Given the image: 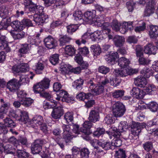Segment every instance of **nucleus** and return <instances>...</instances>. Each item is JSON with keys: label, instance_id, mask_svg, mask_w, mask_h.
Instances as JSON below:
<instances>
[{"label": "nucleus", "instance_id": "nucleus-1", "mask_svg": "<svg viewBox=\"0 0 158 158\" xmlns=\"http://www.w3.org/2000/svg\"><path fill=\"white\" fill-rule=\"evenodd\" d=\"M44 8L37 4L33 5H31V11L35 13L34 15H30V19L32 21L30 20V27H34L35 25L42 26L44 23H46V21L48 19V15L44 13Z\"/></svg>", "mask_w": 158, "mask_h": 158}, {"label": "nucleus", "instance_id": "nucleus-2", "mask_svg": "<svg viewBox=\"0 0 158 158\" xmlns=\"http://www.w3.org/2000/svg\"><path fill=\"white\" fill-rule=\"evenodd\" d=\"M158 125V118H156L153 119L152 120L150 121L147 124V125L145 123H139L138 122H132V123L129 125L131 128V133L129 134V137L130 139L131 135H133L134 136H137L140 132L141 129L145 128L148 129V127H151L153 125Z\"/></svg>", "mask_w": 158, "mask_h": 158}, {"label": "nucleus", "instance_id": "nucleus-3", "mask_svg": "<svg viewBox=\"0 0 158 158\" xmlns=\"http://www.w3.org/2000/svg\"><path fill=\"white\" fill-rule=\"evenodd\" d=\"M29 81V79L27 75H22L20 77L19 81L15 78L9 81L7 83V88L12 93L17 92L19 88L21 82L27 83Z\"/></svg>", "mask_w": 158, "mask_h": 158}, {"label": "nucleus", "instance_id": "nucleus-4", "mask_svg": "<svg viewBox=\"0 0 158 158\" xmlns=\"http://www.w3.org/2000/svg\"><path fill=\"white\" fill-rule=\"evenodd\" d=\"M126 127L123 124V122H121L119 124L118 129L114 127H112L109 131H106V133L110 135L113 136L114 139L121 138L122 137L121 133L125 131Z\"/></svg>", "mask_w": 158, "mask_h": 158}, {"label": "nucleus", "instance_id": "nucleus-5", "mask_svg": "<svg viewBox=\"0 0 158 158\" xmlns=\"http://www.w3.org/2000/svg\"><path fill=\"white\" fill-rule=\"evenodd\" d=\"M126 109L123 104L119 102H116L112 106L113 115L115 117H120L123 115Z\"/></svg>", "mask_w": 158, "mask_h": 158}, {"label": "nucleus", "instance_id": "nucleus-6", "mask_svg": "<svg viewBox=\"0 0 158 158\" xmlns=\"http://www.w3.org/2000/svg\"><path fill=\"white\" fill-rule=\"evenodd\" d=\"M50 80L48 78L45 77L40 82L33 86V90L37 91H43L49 88Z\"/></svg>", "mask_w": 158, "mask_h": 158}, {"label": "nucleus", "instance_id": "nucleus-7", "mask_svg": "<svg viewBox=\"0 0 158 158\" xmlns=\"http://www.w3.org/2000/svg\"><path fill=\"white\" fill-rule=\"evenodd\" d=\"M44 122L43 118L40 115H36L30 120V127L31 131L37 132V125L40 126Z\"/></svg>", "mask_w": 158, "mask_h": 158}, {"label": "nucleus", "instance_id": "nucleus-8", "mask_svg": "<svg viewBox=\"0 0 158 158\" xmlns=\"http://www.w3.org/2000/svg\"><path fill=\"white\" fill-rule=\"evenodd\" d=\"M17 93V97L19 101L22 102V104L25 106H29L30 105V98H27L28 95L24 90H19Z\"/></svg>", "mask_w": 158, "mask_h": 158}, {"label": "nucleus", "instance_id": "nucleus-9", "mask_svg": "<svg viewBox=\"0 0 158 158\" xmlns=\"http://www.w3.org/2000/svg\"><path fill=\"white\" fill-rule=\"evenodd\" d=\"M88 85L89 86L90 88H92V93L94 95H98L102 93L104 90V87L101 85H97L93 89L94 86H95L94 83L92 79H90L87 81Z\"/></svg>", "mask_w": 158, "mask_h": 158}, {"label": "nucleus", "instance_id": "nucleus-10", "mask_svg": "<svg viewBox=\"0 0 158 158\" xmlns=\"http://www.w3.org/2000/svg\"><path fill=\"white\" fill-rule=\"evenodd\" d=\"M44 42L45 46L49 49L55 48L57 45V40L50 35L45 38Z\"/></svg>", "mask_w": 158, "mask_h": 158}, {"label": "nucleus", "instance_id": "nucleus-11", "mask_svg": "<svg viewBox=\"0 0 158 158\" xmlns=\"http://www.w3.org/2000/svg\"><path fill=\"white\" fill-rule=\"evenodd\" d=\"M156 0H150L147 4L146 8L144 15L145 16H149L154 12L155 5Z\"/></svg>", "mask_w": 158, "mask_h": 158}, {"label": "nucleus", "instance_id": "nucleus-12", "mask_svg": "<svg viewBox=\"0 0 158 158\" xmlns=\"http://www.w3.org/2000/svg\"><path fill=\"white\" fill-rule=\"evenodd\" d=\"M44 143V141L43 140L38 139L36 140L32 146L31 150L32 153L33 154H39L42 149V145Z\"/></svg>", "mask_w": 158, "mask_h": 158}, {"label": "nucleus", "instance_id": "nucleus-13", "mask_svg": "<svg viewBox=\"0 0 158 158\" xmlns=\"http://www.w3.org/2000/svg\"><path fill=\"white\" fill-rule=\"evenodd\" d=\"M119 55L117 52L110 53L105 57V60L107 63L111 65H113L119 60Z\"/></svg>", "mask_w": 158, "mask_h": 158}, {"label": "nucleus", "instance_id": "nucleus-14", "mask_svg": "<svg viewBox=\"0 0 158 158\" xmlns=\"http://www.w3.org/2000/svg\"><path fill=\"white\" fill-rule=\"evenodd\" d=\"M64 114V110L63 107L59 106L53 108L51 116L54 119H59Z\"/></svg>", "mask_w": 158, "mask_h": 158}, {"label": "nucleus", "instance_id": "nucleus-15", "mask_svg": "<svg viewBox=\"0 0 158 158\" xmlns=\"http://www.w3.org/2000/svg\"><path fill=\"white\" fill-rule=\"evenodd\" d=\"M131 93L133 97L138 99L143 98L145 95L143 90L137 87H133L131 90Z\"/></svg>", "mask_w": 158, "mask_h": 158}, {"label": "nucleus", "instance_id": "nucleus-16", "mask_svg": "<svg viewBox=\"0 0 158 158\" xmlns=\"http://www.w3.org/2000/svg\"><path fill=\"white\" fill-rule=\"evenodd\" d=\"M99 118L98 107L97 109L95 108L90 111L89 117V119L90 122L95 123L99 120Z\"/></svg>", "mask_w": 158, "mask_h": 158}, {"label": "nucleus", "instance_id": "nucleus-17", "mask_svg": "<svg viewBox=\"0 0 158 158\" xmlns=\"http://www.w3.org/2000/svg\"><path fill=\"white\" fill-rule=\"evenodd\" d=\"M134 81L135 85L141 88L145 87L147 84L146 78L142 76H138L134 79Z\"/></svg>", "mask_w": 158, "mask_h": 158}, {"label": "nucleus", "instance_id": "nucleus-18", "mask_svg": "<svg viewBox=\"0 0 158 158\" xmlns=\"http://www.w3.org/2000/svg\"><path fill=\"white\" fill-rule=\"evenodd\" d=\"M156 51L157 48L152 43H149L144 47V52L146 54L155 55Z\"/></svg>", "mask_w": 158, "mask_h": 158}, {"label": "nucleus", "instance_id": "nucleus-19", "mask_svg": "<svg viewBox=\"0 0 158 158\" xmlns=\"http://www.w3.org/2000/svg\"><path fill=\"white\" fill-rule=\"evenodd\" d=\"M113 41L116 47L120 48L123 46L124 44L125 39L123 36L117 35L114 37Z\"/></svg>", "mask_w": 158, "mask_h": 158}, {"label": "nucleus", "instance_id": "nucleus-20", "mask_svg": "<svg viewBox=\"0 0 158 158\" xmlns=\"http://www.w3.org/2000/svg\"><path fill=\"white\" fill-rule=\"evenodd\" d=\"M92 123L91 122L86 121L83 123V127H81V132L84 134H90L92 132L90 131V129L92 127Z\"/></svg>", "mask_w": 158, "mask_h": 158}, {"label": "nucleus", "instance_id": "nucleus-21", "mask_svg": "<svg viewBox=\"0 0 158 158\" xmlns=\"http://www.w3.org/2000/svg\"><path fill=\"white\" fill-rule=\"evenodd\" d=\"M113 73L116 76L121 77H125L129 74L128 69L125 68L121 69H114Z\"/></svg>", "mask_w": 158, "mask_h": 158}, {"label": "nucleus", "instance_id": "nucleus-22", "mask_svg": "<svg viewBox=\"0 0 158 158\" xmlns=\"http://www.w3.org/2000/svg\"><path fill=\"white\" fill-rule=\"evenodd\" d=\"M18 112L19 113L18 120L23 122L26 123L29 120V116L28 113L27 112L18 109Z\"/></svg>", "mask_w": 158, "mask_h": 158}, {"label": "nucleus", "instance_id": "nucleus-23", "mask_svg": "<svg viewBox=\"0 0 158 158\" xmlns=\"http://www.w3.org/2000/svg\"><path fill=\"white\" fill-rule=\"evenodd\" d=\"M149 34L151 38L156 39L158 36V26L151 25L149 26Z\"/></svg>", "mask_w": 158, "mask_h": 158}, {"label": "nucleus", "instance_id": "nucleus-24", "mask_svg": "<svg viewBox=\"0 0 158 158\" xmlns=\"http://www.w3.org/2000/svg\"><path fill=\"white\" fill-rule=\"evenodd\" d=\"M84 81L83 80L80 78L75 80L72 83V86L74 89L78 90H81L83 87Z\"/></svg>", "mask_w": 158, "mask_h": 158}, {"label": "nucleus", "instance_id": "nucleus-25", "mask_svg": "<svg viewBox=\"0 0 158 158\" xmlns=\"http://www.w3.org/2000/svg\"><path fill=\"white\" fill-rule=\"evenodd\" d=\"M96 12L95 10L87 11L84 13V17L89 20L94 22L95 21V19L96 18H95L96 16Z\"/></svg>", "mask_w": 158, "mask_h": 158}, {"label": "nucleus", "instance_id": "nucleus-26", "mask_svg": "<svg viewBox=\"0 0 158 158\" xmlns=\"http://www.w3.org/2000/svg\"><path fill=\"white\" fill-rule=\"evenodd\" d=\"M29 50L28 44H23L21 45V47L18 50V55L20 57L23 56L24 55L28 53Z\"/></svg>", "mask_w": 158, "mask_h": 158}, {"label": "nucleus", "instance_id": "nucleus-27", "mask_svg": "<svg viewBox=\"0 0 158 158\" xmlns=\"http://www.w3.org/2000/svg\"><path fill=\"white\" fill-rule=\"evenodd\" d=\"M97 144L100 147H101L102 149L106 150L112 149L113 147L112 143L109 141H98Z\"/></svg>", "mask_w": 158, "mask_h": 158}, {"label": "nucleus", "instance_id": "nucleus-28", "mask_svg": "<svg viewBox=\"0 0 158 158\" xmlns=\"http://www.w3.org/2000/svg\"><path fill=\"white\" fill-rule=\"evenodd\" d=\"M56 95L57 97L56 98V99L58 101L60 100V99H61V101L63 102L64 101V99L68 97V93L65 90L62 89L57 92Z\"/></svg>", "mask_w": 158, "mask_h": 158}, {"label": "nucleus", "instance_id": "nucleus-29", "mask_svg": "<svg viewBox=\"0 0 158 158\" xmlns=\"http://www.w3.org/2000/svg\"><path fill=\"white\" fill-rule=\"evenodd\" d=\"M130 62V61L129 59L122 57L119 59L118 64L121 67L125 68L128 66Z\"/></svg>", "mask_w": 158, "mask_h": 158}, {"label": "nucleus", "instance_id": "nucleus-30", "mask_svg": "<svg viewBox=\"0 0 158 158\" xmlns=\"http://www.w3.org/2000/svg\"><path fill=\"white\" fill-rule=\"evenodd\" d=\"M72 38L66 35L62 36L59 39V45L60 46H63L66 44L69 43Z\"/></svg>", "mask_w": 158, "mask_h": 158}, {"label": "nucleus", "instance_id": "nucleus-31", "mask_svg": "<svg viewBox=\"0 0 158 158\" xmlns=\"http://www.w3.org/2000/svg\"><path fill=\"white\" fill-rule=\"evenodd\" d=\"M90 34L89 33H85L83 35L81 39L77 40L76 41V43L78 45L81 44V43L85 44L88 40L89 38Z\"/></svg>", "mask_w": 158, "mask_h": 158}, {"label": "nucleus", "instance_id": "nucleus-32", "mask_svg": "<svg viewBox=\"0 0 158 158\" xmlns=\"http://www.w3.org/2000/svg\"><path fill=\"white\" fill-rule=\"evenodd\" d=\"M65 54L70 56H72L75 53L76 49L73 46L69 45L65 47Z\"/></svg>", "mask_w": 158, "mask_h": 158}, {"label": "nucleus", "instance_id": "nucleus-33", "mask_svg": "<svg viewBox=\"0 0 158 158\" xmlns=\"http://www.w3.org/2000/svg\"><path fill=\"white\" fill-rule=\"evenodd\" d=\"M91 52L94 56H97L101 53V49L99 45L98 44L93 45L91 46Z\"/></svg>", "mask_w": 158, "mask_h": 158}, {"label": "nucleus", "instance_id": "nucleus-34", "mask_svg": "<svg viewBox=\"0 0 158 158\" xmlns=\"http://www.w3.org/2000/svg\"><path fill=\"white\" fill-rule=\"evenodd\" d=\"M141 74L145 78H148L151 76L153 75L152 70L149 68L144 67L141 71Z\"/></svg>", "mask_w": 158, "mask_h": 158}, {"label": "nucleus", "instance_id": "nucleus-35", "mask_svg": "<svg viewBox=\"0 0 158 158\" xmlns=\"http://www.w3.org/2000/svg\"><path fill=\"white\" fill-rule=\"evenodd\" d=\"M11 25L12 27L13 28V31H19L23 30V27L20 22L19 21H13L11 23Z\"/></svg>", "mask_w": 158, "mask_h": 158}, {"label": "nucleus", "instance_id": "nucleus-36", "mask_svg": "<svg viewBox=\"0 0 158 158\" xmlns=\"http://www.w3.org/2000/svg\"><path fill=\"white\" fill-rule=\"evenodd\" d=\"M62 139L66 145L69 144L72 142L73 136L72 133L62 134Z\"/></svg>", "mask_w": 158, "mask_h": 158}, {"label": "nucleus", "instance_id": "nucleus-37", "mask_svg": "<svg viewBox=\"0 0 158 158\" xmlns=\"http://www.w3.org/2000/svg\"><path fill=\"white\" fill-rule=\"evenodd\" d=\"M114 156L115 158H126V150L123 149H119L118 151H115Z\"/></svg>", "mask_w": 158, "mask_h": 158}, {"label": "nucleus", "instance_id": "nucleus-38", "mask_svg": "<svg viewBox=\"0 0 158 158\" xmlns=\"http://www.w3.org/2000/svg\"><path fill=\"white\" fill-rule=\"evenodd\" d=\"M78 24H70L67 26V32L70 34H72L78 29Z\"/></svg>", "mask_w": 158, "mask_h": 158}, {"label": "nucleus", "instance_id": "nucleus-39", "mask_svg": "<svg viewBox=\"0 0 158 158\" xmlns=\"http://www.w3.org/2000/svg\"><path fill=\"white\" fill-rule=\"evenodd\" d=\"M125 91L121 89H118L115 90L112 92V96L116 98H120L124 95Z\"/></svg>", "mask_w": 158, "mask_h": 158}, {"label": "nucleus", "instance_id": "nucleus-40", "mask_svg": "<svg viewBox=\"0 0 158 158\" xmlns=\"http://www.w3.org/2000/svg\"><path fill=\"white\" fill-rule=\"evenodd\" d=\"M133 48L135 51L137 57L143 56V48L139 45H137L133 46Z\"/></svg>", "mask_w": 158, "mask_h": 158}, {"label": "nucleus", "instance_id": "nucleus-41", "mask_svg": "<svg viewBox=\"0 0 158 158\" xmlns=\"http://www.w3.org/2000/svg\"><path fill=\"white\" fill-rule=\"evenodd\" d=\"M148 108L151 111L155 112L157 110L158 104L154 102H151L147 105Z\"/></svg>", "mask_w": 158, "mask_h": 158}, {"label": "nucleus", "instance_id": "nucleus-42", "mask_svg": "<svg viewBox=\"0 0 158 158\" xmlns=\"http://www.w3.org/2000/svg\"><path fill=\"white\" fill-rule=\"evenodd\" d=\"M69 66H70V65L69 64L63 63H61L60 71L61 73L64 75L68 73L69 72H70Z\"/></svg>", "mask_w": 158, "mask_h": 158}, {"label": "nucleus", "instance_id": "nucleus-43", "mask_svg": "<svg viewBox=\"0 0 158 158\" xmlns=\"http://www.w3.org/2000/svg\"><path fill=\"white\" fill-rule=\"evenodd\" d=\"M59 55L55 54L49 57V61L53 65H55L58 63Z\"/></svg>", "mask_w": 158, "mask_h": 158}, {"label": "nucleus", "instance_id": "nucleus-44", "mask_svg": "<svg viewBox=\"0 0 158 158\" xmlns=\"http://www.w3.org/2000/svg\"><path fill=\"white\" fill-rule=\"evenodd\" d=\"M4 125L5 126L10 127H14L15 126V123L11 118L7 117L4 119Z\"/></svg>", "mask_w": 158, "mask_h": 158}, {"label": "nucleus", "instance_id": "nucleus-45", "mask_svg": "<svg viewBox=\"0 0 158 158\" xmlns=\"http://www.w3.org/2000/svg\"><path fill=\"white\" fill-rule=\"evenodd\" d=\"M121 24L116 19H114L111 23L110 26L112 29L116 31H118Z\"/></svg>", "mask_w": 158, "mask_h": 158}, {"label": "nucleus", "instance_id": "nucleus-46", "mask_svg": "<svg viewBox=\"0 0 158 158\" xmlns=\"http://www.w3.org/2000/svg\"><path fill=\"white\" fill-rule=\"evenodd\" d=\"M143 147L145 151L149 152L153 148V142L150 141H147L143 144Z\"/></svg>", "mask_w": 158, "mask_h": 158}, {"label": "nucleus", "instance_id": "nucleus-47", "mask_svg": "<svg viewBox=\"0 0 158 158\" xmlns=\"http://www.w3.org/2000/svg\"><path fill=\"white\" fill-rule=\"evenodd\" d=\"M44 64L40 62H38L35 65V70L37 74L42 73L44 68Z\"/></svg>", "mask_w": 158, "mask_h": 158}, {"label": "nucleus", "instance_id": "nucleus-48", "mask_svg": "<svg viewBox=\"0 0 158 158\" xmlns=\"http://www.w3.org/2000/svg\"><path fill=\"white\" fill-rule=\"evenodd\" d=\"M8 12V10L5 6H0V17L5 19L7 16Z\"/></svg>", "mask_w": 158, "mask_h": 158}, {"label": "nucleus", "instance_id": "nucleus-49", "mask_svg": "<svg viewBox=\"0 0 158 158\" xmlns=\"http://www.w3.org/2000/svg\"><path fill=\"white\" fill-rule=\"evenodd\" d=\"M134 23L133 21L124 22L122 24V27L124 28L127 31L128 30L131 31L133 29V24Z\"/></svg>", "mask_w": 158, "mask_h": 158}, {"label": "nucleus", "instance_id": "nucleus-50", "mask_svg": "<svg viewBox=\"0 0 158 158\" xmlns=\"http://www.w3.org/2000/svg\"><path fill=\"white\" fill-rule=\"evenodd\" d=\"M139 58V64L144 66L148 65L150 63V61L148 59L143 57V56L137 57Z\"/></svg>", "mask_w": 158, "mask_h": 158}, {"label": "nucleus", "instance_id": "nucleus-51", "mask_svg": "<svg viewBox=\"0 0 158 158\" xmlns=\"http://www.w3.org/2000/svg\"><path fill=\"white\" fill-rule=\"evenodd\" d=\"M155 86L152 85H148L146 87L145 90V94L152 95L154 91L156 89Z\"/></svg>", "mask_w": 158, "mask_h": 158}, {"label": "nucleus", "instance_id": "nucleus-52", "mask_svg": "<svg viewBox=\"0 0 158 158\" xmlns=\"http://www.w3.org/2000/svg\"><path fill=\"white\" fill-rule=\"evenodd\" d=\"M10 33L15 40L22 38L24 36L23 34L21 32H18L17 31H11Z\"/></svg>", "mask_w": 158, "mask_h": 158}, {"label": "nucleus", "instance_id": "nucleus-53", "mask_svg": "<svg viewBox=\"0 0 158 158\" xmlns=\"http://www.w3.org/2000/svg\"><path fill=\"white\" fill-rule=\"evenodd\" d=\"M77 51V53L82 56H87L89 53L88 48L85 46L79 47Z\"/></svg>", "mask_w": 158, "mask_h": 158}, {"label": "nucleus", "instance_id": "nucleus-54", "mask_svg": "<svg viewBox=\"0 0 158 158\" xmlns=\"http://www.w3.org/2000/svg\"><path fill=\"white\" fill-rule=\"evenodd\" d=\"M73 16L74 19L78 21L82 19L83 15L81 10H77L74 12Z\"/></svg>", "mask_w": 158, "mask_h": 158}, {"label": "nucleus", "instance_id": "nucleus-55", "mask_svg": "<svg viewBox=\"0 0 158 158\" xmlns=\"http://www.w3.org/2000/svg\"><path fill=\"white\" fill-rule=\"evenodd\" d=\"M40 35L36 34V35L30 36H31L30 38V44L33 45L36 44H37L40 42L39 40Z\"/></svg>", "mask_w": 158, "mask_h": 158}, {"label": "nucleus", "instance_id": "nucleus-56", "mask_svg": "<svg viewBox=\"0 0 158 158\" xmlns=\"http://www.w3.org/2000/svg\"><path fill=\"white\" fill-rule=\"evenodd\" d=\"M73 112H67L64 116V118L68 123L72 121L73 120Z\"/></svg>", "mask_w": 158, "mask_h": 158}, {"label": "nucleus", "instance_id": "nucleus-57", "mask_svg": "<svg viewBox=\"0 0 158 158\" xmlns=\"http://www.w3.org/2000/svg\"><path fill=\"white\" fill-rule=\"evenodd\" d=\"M105 130L103 128L99 127L97 128L96 130L94 131L93 135L94 137H99L105 132Z\"/></svg>", "mask_w": 158, "mask_h": 158}, {"label": "nucleus", "instance_id": "nucleus-58", "mask_svg": "<svg viewBox=\"0 0 158 158\" xmlns=\"http://www.w3.org/2000/svg\"><path fill=\"white\" fill-rule=\"evenodd\" d=\"M121 81V79L116 76L112 80L110 79V84L111 85L116 87L119 85Z\"/></svg>", "mask_w": 158, "mask_h": 158}, {"label": "nucleus", "instance_id": "nucleus-59", "mask_svg": "<svg viewBox=\"0 0 158 158\" xmlns=\"http://www.w3.org/2000/svg\"><path fill=\"white\" fill-rule=\"evenodd\" d=\"M17 156L19 158H28L29 154L23 151L18 150Z\"/></svg>", "mask_w": 158, "mask_h": 158}, {"label": "nucleus", "instance_id": "nucleus-60", "mask_svg": "<svg viewBox=\"0 0 158 158\" xmlns=\"http://www.w3.org/2000/svg\"><path fill=\"white\" fill-rule=\"evenodd\" d=\"M98 70L99 73L103 74H106L110 72V69L109 67L102 65L99 67Z\"/></svg>", "mask_w": 158, "mask_h": 158}, {"label": "nucleus", "instance_id": "nucleus-61", "mask_svg": "<svg viewBox=\"0 0 158 158\" xmlns=\"http://www.w3.org/2000/svg\"><path fill=\"white\" fill-rule=\"evenodd\" d=\"M80 152L82 157H85L86 158L89 157L90 152L88 148H81L80 150Z\"/></svg>", "mask_w": 158, "mask_h": 158}, {"label": "nucleus", "instance_id": "nucleus-62", "mask_svg": "<svg viewBox=\"0 0 158 158\" xmlns=\"http://www.w3.org/2000/svg\"><path fill=\"white\" fill-rule=\"evenodd\" d=\"M34 92L36 94H40L41 96L47 99H50L51 98V94L49 93L46 92L45 90H44L43 91H41L40 92L35 90L34 91Z\"/></svg>", "mask_w": 158, "mask_h": 158}, {"label": "nucleus", "instance_id": "nucleus-63", "mask_svg": "<svg viewBox=\"0 0 158 158\" xmlns=\"http://www.w3.org/2000/svg\"><path fill=\"white\" fill-rule=\"evenodd\" d=\"M63 23V21L62 20L57 19L55 21H53L50 25V27L52 29L55 27L62 25Z\"/></svg>", "mask_w": 158, "mask_h": 158}, {"label": "nucleus", "instance_id": "nucleus-64", "mask_svg": "<svg viewBox=\"0 0 158 158\" xmlns=\"http://www.w3.org/2000/svg\"><path fill=\"white\" fill-rule=\"evenodd\" d=\"M18 109L16 111L14 110H11L9 111L8 115L10 117L15 118L18 120L19 113L18 112Z\"/></svg>", "mask_w": 158, "mask_h": 158}]
</instances>
